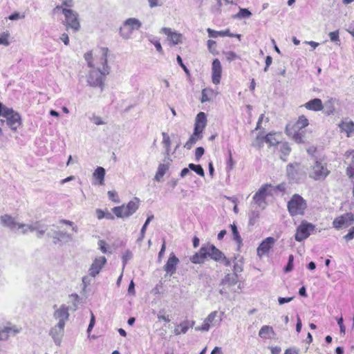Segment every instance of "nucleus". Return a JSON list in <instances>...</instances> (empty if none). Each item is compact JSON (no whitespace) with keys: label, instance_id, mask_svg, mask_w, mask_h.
<instances>
[{"label":"nucleus","instance_id":"4c0bfd02","mask_svg":"<svg viewBox=\"0 0 354 354\" xmlns=\"http://www.w3.org/2000/svg\"><path fill=\"white\" fill-rule=\"evenodd\" d=\"M189 328L188 323L187 322L180 323L174 330L176 335H180L181 333L185 334L187 333Z\"/></svg>","mask_w":354,"mask_h":354},{"label":"nucleus","instance_id":"c756f323","mask_svg":"<svg viewBox=\"0 0 354 354\" xmlns=\"http://www.w3.org/2000/svg\"><path fill=\"white\" fill-rule=\"evenodd\" d=\"M203 138L201 133L194 131L189 139L185 144L184 147L187 149H190L196 143V142Z\"/></svg>","mask_w":354,"mask_h":354},{"label":"nucleus","instance_id":"de8ad7c7","mask_svg":"<svg viewBox=\"0 0 354 354\" xmlns=\"http://www.w3.org/2000/svg\"><path fill=\"white\" fill-rule=\"evenodd\" d=\"M291 149L287 142H283L280 146V151L283 156H287L289 155Z\"/></svg>","mask_w":354,"mask_h":354},{"label":"nucleus","instance_id":"6ab92c4d","mask_svg":"<svg viewBox=\"0 0 354 354\" xmlns=\"http://www.w3.org/2000/svg\"><path fill=\"white\" fill-rule=\"evenodd\" d=\"M212 82L214 84H219L222 73V66L220 61L218 59H215L213 60L212 66Z\"/></svg>","mask_w":354,"mask_h":354},{"label":"nucleus","instance_id":"4be33fe9","mask_svg":"<svg viewBox=\"0 0 354 354\" xmlns=\"http://www.w3.org/2000/svg\"><path fill=\"white\" fill-rule=\"evenodd\" d=\"M179 262L178 259L174 254H171L169 258L167 260V263L164 266V270L167 274L171 276L176 272V266Z\"/></svg>","mask_w":354,"mask_h":354},{"label":"nucleus","instance_id":"680f3d73","mask_svg":"<svg viewBox=\"0 0 354 354\" xmlns=\"http://www.w3.org/2000/svg\"><path fill=\"white\" fill-rule=\"evenodd\" d=\"M207 31L208 32V35L209 37H217L218 36H220L219 35V31H216V30H212L211 28H207Z\"/></svg>","mask_w":354,"mask_h":354},{"label":"nucleus","instance_id":"2f4dec72","mask_svg":"<svg viewBox=\"0 0 354 354\" xmlns=\"http://www.w3.org/2000/svg\"><path fill=\"white\" fill-rule=\"evenodd\" d=\"M93 176L95 179L98 180V184L100 185H104L105 169L102 167H97L94 171Z\"/></svg>","mask_w":354,"mask_h":354},{"label":"nucleus","instance_id":"c03bdc74","mask_svg":"<svg viewBox=\"0 0 354 354\" xmlns=\"http://www.w3.org/2000/svg\"><path fill=\"white\" fill-rule=\"evenodd\" d=\"M252 15L250 11L246 8H240L239 12L236 15V17L239 19L248 18Z\"/></svg>","mask_w":354,"mask_h":354},{"label":"nucleus","instance_id":"7ed1b4c3","mask_svg":"<svg viewBox=\"0 0 354 354\" xmlns=\"http://www.w3.org/2000/svg\"><path fill=\"white\" fill-rule=\"evenodd\" d=\"M288 210L292 216L304 215L307 207L306 201L299 194H294L288 202Z\"/></svg>","mask_w":354,"mask_h":354},{"label":"nucleus","instance_id":"f03ea898","mask_svg":"<svg viewBox=\"0 0 354 354\" xmlns=\"http://www.w3.org/2000/svg\"><path fill=\"white\" fill-rule=\"evenodd\" d=\"M109 73V70L106 67L104 68H101L100 66H97V67L93 68V69L89 72L87 77V82L93 87H100L101 91H102L104 85V81L105 77Z\"/></svg>","mask_w":354,"mask_h":354},{"label":"nucleus","instance_id":"b1692460","mask_svg":"<svg viewBox=\"0 0 354 354\" xmlns=\"http://www.w3.org/2000/svg\"><path fill=\"white\" fill-rule=\"evenodd\" d=\"M208 250V257L217 262H221L222 259H224V254L216 248L214 245H207Z\"/></svg>","mask_w":354,"mask_h":354},{"label":"nucleus","instance_id":"69168bd1","mask_svg":"<svg viewBox=\"0 0 354 354\" xmlns=\"http://www.w3.org/2000/svg\"><path fill=\"white\" fill-rule=\"evenodd\" d=\"M106 245V242L103 240H100L98 241V245L100 247V249L103 253H106L107 252Z\"/></svg>","mask_w":354,"mask_h":354},{"label":"nucleus","instance_id":"dca6fc26","mask_svg":"<svg viewBox=\"0 0 354 354\" xmlns=\"http://www.w3.org/2000/svg\"><path fill=\"white\" fill-rule=\"evenodd\" d=\"M238 282V276L234 273H229L226 274L224 279L221 281V284L223 287L220 290V293L227 294V291L226 288H230L236 284Z\"/></svg>","mask_w":354,"mask_h":354},{"label":"nucleus","instance_id":"aec40b11","mask_svg":"<svg viewBox=\"0 0 354 354\" xmlns=\"http://www.w3.org/2000/svg\"><path fill=\"white\" fill-rule=\"evenodd\" d=\"M208 257L207 245L201 248L199 251L190 257V261L193 263H203Z\"/></svg>","mask_w":354,"mask_h":354},{"label":"nucleus","instance_id":"393cba45","mask_svg":"<svg viewBox=\"0 0 354 354\" xmlns=\"http://www.w3.org/2000/svg\"><path fill=\"white\" fill-rule=\"evenodd\" d=\"M304 106L307 109L314 111H318L324 109L322 102L319 98H315L313 100H311L306 102Z\"/></svg>","mask_w":354,"mask_h":354},{"label":"nucleus","instance_id":"4468645a","mask_svg":"<svg viewBox=\"0 0 354 354\" xmlns=\"http://www.w3.org/2000/svg\"><path fill=\"white\" fill-rule=\"evenodd\" d=\"M276 240L273 237H267L259 245L257 250V255L259 257L267 254L270 250L272 248L275 244Z\"/></svg>","mask_w":354,"mask_h":354},{"label":"nucleus","instance_id":"7c9ffc66","mask_svg":"<svg viewBox=\"0 0 354 354\" xmlns=\"http://www.w3.org/2000/svg\"><path fill=\"white\" fill-rule=\"evenodd\" d=\"M123 26L129 27V29L133 31V30H138L141 27L142 23L138 19L129 18L124 21Z\"/></svg>","mask_w":354,"mask_h":354},{"label":"nucleus","instance_id":"49530a36","mask_svg":"<svg viewBox=\"0 0 354 354\" xmlns=\"http://www.w3.org/2000/svg\"><path fill=\"white\" fill-rule=\"evenodd\" d=\"M287 174L288 177L291 179H295L296 176V170L295 169V166L292 164H289L286 168Z\"/></svg>","mask_w":354,"mask_h":354},{"label":"nucleus","instance_id":"412c9836","mask_svg":"<svg viewBox=\"0 0 354 354\" xmlns=\"http://www.w3.org/2000/svg\"><path fill=\"white\" fill-rule=\"evenodd\" d=\"M161 32L167 35V39L170 41L173 45L182 43V34L172 31L171 29L169 28H162Z\"/></svg>","mask_w":354,"mask_h":354},{"label":"nucleus","instance_id":"473e14b6","mask_svg":"<svg viewBox=\"0 0 354 354\" xmlns=\"http://www.w3.org/2000/svg\"><path fill=\"white\" fill-rule=\"evenodd\" d=\"M308 125V120L304 115L299 116L297 122L290 126V128L295 130H301V129L307 127Z\"/></svg>","mask_w":354,"mask_h":354},{"label":"nucleus","instance_id":"9d476101","mask_svg":"<svg viewBox=\"0 0 354 354\" xmlns=\"http://www.w3.org/2000/svg\"><path fill=\"white\" fill-rule=\"evenodd\" d=\"M354 222V214L346 213L341 216L336 218L333 225L335 228L339 229L342 227H348Z\"/></svg>","mask_w":354,"mask_h":354},{"label":"nucleus","instance_id":"5701e85b","mask_svg":"<svg viewBox=\"0 0 354 354\" xmlns=\"http://www.w3.org/2000/svg\"><path fill=\"white\" fill-rule=\"evenodd\" d=\"M206 122H207V119H206L205 113L203 112H200L196 115V118L194 131L202 134L203 131L206 126Z\"/></svg>","mask_w":354,"mask_h":354},{"label":"nucleus","instance_id":"f704fd0d","mask_svg":"<svg viewBox=\"0 0 354 354\" xmlns=\"http://www.w3.org/2000/svg\"><path fill=\"white\" fill-rule=\"evenodd\" d=\"M259 140H260L261 142L265 141L266 142L269 143L270 145H275L278 143V141L274 138V135L271 133L266 135L265 137L260 138L258 136L257 138L256 142H259Z\"/></svg>","mask_w":354,"mask_h":354},{"label":"nucleus","instance_id":"20e7f679","mask_svg":"<svg viewBox=\"0 0 354 354\" xmlns=\"http://www.w3.org/2000/svg\"><path fill=\"white\" fill-rule=\"evenodd\" d=\"M139 207V199L135 198L133 201H129L127 205L115 207L112 211L118 218H127L132 215L136 212Z\"/></svg>","mask_w":354,"mask_h":354},{"label":"nucleus","instance_id":"e2e57ef3","mask_svg":"<svg viewBox=\"0 0 354 354\" xmlns=\"http://www.w3.org/2000/svg\"><path fill=\"white\" fill-rule=\"evenodd\" d=\"M293 297H279L278 302L280 305H283L286 303L290 302L293 299Z\"/></svg>","mask_w":354,"mask_h":354},{"label":"nucleus","instance_id":"6e6d98bb","mask_svg":"<svg viewBox=\"0 0 354 354\" xmlns=\"http://www.w3.org/2000/svg\"><path fill=\"white\" fill-rule=\"evenodd\" d=\"M91 120L96 125H101L105 124V122L102 120V118L97 115H93L91 118Z\"/></svg>","mask_w":354,"mask_h":354},{"label":"nucleus","instance_id":"5fc2aeb1","mask_svg":"<svg viewBox=\"0 0 354 354\" xmlns=\"http://www.w3.org/2000/svg\"><path fill=\"white\" fill-rule=\"evenodd\" d=\"M205 150L202 147H197L195 151V159L198 161L202 156L204 154Z\"/></svg>","mask_w":354,"mask_h":354},{"label":"nucleus","instance_id":"f8f14e48","mask_svg":"<svg viewBox=\"0 0 354 354\" xmlns=\"http://www.w3.org/2000/svg\"><path fill=\"white\" fill-rule=\"evenodd\" d=\"M0 221L3 226L8 227L12 231H15L17 228L24 227L23 223L17 222L14 217L7 214L0 216Z\"/></svg>","mask_w":354,"mask_h":354},{"label":"nucleus","instance_id":"2eb2a0df","mask_svg":"<svg viewBox=\"0 0 354 354\" xmlns=\"http://www.w3.org/2000/svg\"><path fill=\"white\" fill-rule=\"evenodd\" d=\"M68 310V306L62 304L59 308L55 310L53 317L58 321L57 324H66L69 317Z\"/></svg>","mask_w":354,"mask_h":354},{"label":"nucleus","instance_id":"37998d69","mask_svg":"<svg viewBox=\"0 0 354 354\" xmlns=\"http://www.w3.org/2000/svg\"><path fill=\"white\" fill-rule=\"evenodd\" d=\"M126 27L123 26L120 28V35L123 39H128L131 37L133 31L129 28L127 29Z\"/></svg>","mask_w":354,"mask_h":354},{"label":"nucleus","instance_id":"0e129e2a","mask_svg":"<svg viewBox=\"0 0 354 354\" xmlns=\"http://www.w3.org/2000/svg\"><path fill=\"white\" fill-rule=\"evenodd\" d=\"M337 324L340 328V333L345 334L346 328L343 324V318L342 317H340L337 319Z\"/></svg>","mask_w":354,"mask_h":354},{"label":"nucleus","instance_id":"0eeeda50","mask_svg":"<svg viewBox=\"0 0 354 354\" xmlns=\"http://www.w3.org/2000/svg\"><path fill=\"white\" fill-rule=\"evenodd\" d=\"M330 171L326 167V164L322 161L316 160L312 166L309 176L314 180H321L329 174Z\"/></svg>","mask_w":354,"mask_h":354},{"label":"nucleus","instance_id":"f257e3e1","mask_svg":"<svg viewBox=\"0 0 354 354\" xmlns=\"http://www.w3.org/2000/svg\"><path fill=\"white\" fill-rule=\"evenodd\" d=\"M0 116L6 119L7 125L12 131H16L21 124L20 115L12 109L4 106L1 102H0Z\"/></svg>","mask_w":354,"mask_h":354},{"label":"nucleus","instance_id":"a19ab883","mask_svg":"<svg viewBox=\"0 0 354 354\" xmlns=\"http://www.w3.org/2000/svg\"><path fill=\"white\" fill-rule=\"evenodd\" d=\"M162 142L164 144V146H165V151H166V153L167 155H169V151H170V145H171V140H170V138L169 136L167 135V133L163 132L162 133Z\"/></svg>","mask_w":354,"mask_h":354},{"label":"nucleus","instance_id":"79ce46f5","mask_svg":"<svg viewBox=\"0 0 354 354\" xmlns=\"http://www.w3.org/2000/svg\"><path fill=\"white\" fill-rule=\"evenodd\" d=\"M10 37V33L8 31H6L2 32L0 35V45H3L5 46H8L10 45V41L8 40Z\"/></svg>","mask_w":354,"mask_h":354},{"label":"nucleus","instance_id":"e433bc0d","mask_svg":"<svg viewBox=\"0 0 354 354\" xmlns=\"http://www.w3.org/2000/svg\"><path fill=\"white\" fill-rule=\"evenodd\" d=\"M153 218V215H151V216H148V218L146 220L145 224L143 225V226L141 228L140 236L137 239L138 242H141L143 240V239L145 237V234L146 230H147V225H149V223L151 222V221Z\"/></svg>","mask_w":354,"mask_h":354},{"label":"nucleus","instance_id":"338daca9","mask_svg":"<svg viewBox=\"0 0 354 354\" xmlns=\"http://www.w3.org/2000/svg\"><path fill=\"white\" fill-rule=\"evenodd\" d=\"M5 330H6V332L9 334L10 333H18L20 332V330L19 328H17L16 326H12V327H5L4 328Z\"/></svg>","mask_w":354,"mask_h":354},{"label":"nucleus","instance_id":"a18cd8bd","mask_svg":"<svg viewBox=\"0 0 354 354\" xmlns=\"http://www.w3.org/2000/svg\"><path fill=\"white\" fill-rule=\"evenodd\" d=\"M339 30H335L333 32H330L328 33V36L330 37V39L331 41L335 42L336 44L339 45L340 40H339Z\"/></svg>","mask_w":354,"mask_h":354},{"label":"nucleus","instance_id":"c9c22d12","mask_svg":"<svg viewBox=\"0 0 354 354\" xmlns=\"http://www.w3.org/2000/svg\"><path fill=\"white\" fill-rule=\"evenodd\" d=\"M214 94V91L212 88H206L202 91L201 102H209L211 97Z\"/></svg>","mask_w":354,"mask_h":354},{"label":"nucleus","instance_id":"3c124183","mask_svg":"<svg viewBox=\"0 0 354 354\" xmlns=\"http://www.w3.org/2000/svg\"><path fill=\"white\" fill-rule=\"evenodd\" d=\"M217 313L218 312L217 311H213L205 319V322L207 323V324H209V325L211 324H213V322H214L215 320V318L217 316Z\"/></svg>","mask_w":354,"mask_h":354},{"label":"nucleus","instance_id":"1a4fd4ad","mask_svg":"<svg viewBox=\"0 0 354 354\" xmlns=\"http://www.w3.org/2000/svg\"><path fill=\"white\" fill-rule=\"evenodd\" d=\"M270 187V185L266 184L261 186L259 190L255 193L253 197V201L259 207L264 209L266 207V198L268 195V188Z\"/></svg>","mask_w":354,"mask_h":354},{"label":"nucleus","instance_id":"9b49d317","mask_svg":"<svg viewBox=\"0 0 354 354\" xmlns=\"http://www.w3.org/2000/svg\"><path fill=\"white\" fill-rule=\"evenodd\" d=\"M24 227H27L30 232H36L37 238L41 239L48 229V226L41 221H37L30 224L23 223Z\"/></svg>","mask_w":354,"mask_h":354},{"label":"nucleus","instance_id":"bb28decb","mask_svg":"<svg viewBox=\"0 0 354 354\" xmlns=\"http://www.w3.org/2000/svg\"><path fill=\"white\" fill-rule=\"evenodd\" d=\"M286 131L289 136H292L296 142L301 143L304 142V136L301 133L298 132V130L291 129L290 124L286 126Z\"/></svg>","mask_w":354,"mask_h":354},{"label":"nucleus","instance_id":"a211bd4d","mask_svg":"<svg viewBox=\"0 0 354 354\" xmlns=\"http://www.w3.org/2000/svg\"><path fill=\"white\" fill-rule=\"evenodd\" d=\"M106 262V259L104 257H100L99 258H96L88 270L89 275L93 277L97 276L100 273Z\"/></svg>","mask_w":354,"mask_h":354},{"label":"nucleus","instance_id":"13d9d810","mask_svg":"<svg viewBox=\"0 0 354 354\" xmlns=\"http://www.w3.org/2000/svg\"><path fill=\"white\" fill-rule=\"evenodd\" d=\"M354 238V227H352L349 230V232L344 236V239L346 241H351Z\"/></svg>","mask_w":354,"mask_h":354},{"label":"nucleus","instance_id":"72a5a7b5","mask_svg":"<svg viewBox=\"0 0 354 354\" xmlns=\"http://www.w3.org/2000/svg\"><path fill=\"white\" fill-rule=\"evenodd\" d=\"M249 225H254L259 218V212L254 209L252 205H251V209L248 212Z\"/></svg>","mask_w":354,"mask_h":354},{"label":"nucleus","instance_id":"6e6552de","mask_svg":"<svg viewBox=\"0 0 354 354\" xmlns=\"http://www.w3.org/2000/svg\"><path fill=\"white\" fill-rule=\"evenodd\" d=\"M314 230V225L303 221L297 228V232L295 235V240L299 242L304 241L310 235V232Z\"/></svg>","mask_w":354,"mask_h":354},{"label":"nucleus","instance_id":"4d7b16f0","mask_svg":"<svg viewBox=\"0 0 354 354\" xmlns=\"http://www.w3.org/2000/svg\"><path fill=\"white\" fill-rule=\"evenodd\" d=\"M209 324H207L203 322V324L201 326H196L195 328V330L197 331L201 330V331H208L209 330Z\"/></svg>","mask_w":354,"mask_h":354},{"label":"nucleus","instance_id":"8fccbe9b","mask_svg":"<svg viewBox=\"0 0 354 354\" xmlns=\"http://www.w3.org/2000/svg\"><path fill=\"white\" fill-rule=\"evenodd\" d=\"M207 48L209 52L212 54H216V44L214 40H208L207 41Z\"/></svg>","mask_w":354,"mask_h":354},{"label":"nucleus","instance_id":"423d86ee","mask_svg":"<svg viewBox=\"0 0 354 354\" xmlns=\"http://www.w3.org/2000/svg\"><path fill=\"white\" fill-rule=\"evenodd\" d=\"M109 49L105 47H102L99 50V62L96 64L93 63V56L92 52L89 51L84 54V59L86 61L88 67L90 68H96L97 66H100L101 68H104L105 67L109 71V67L107 64V55H108Z\"/></svg>","mask_w":354,"mask_h":354},{"label":"nucleus","instance_id":"864d4df0","mask_svg":"<svg viewBox=\"0 0 354 354\" xmlns=\"http://www.w3.org/2000/svg\"><path fill=\"white\" fill-rule=\"evenodd\" d=\"M227 61L232 62L238 58L237 55L233 51H227L224 53Z\"/></svg>","mask_w":354,"mask_h":354},{"label":"nucleus","instance_id":"39448f33","mask_svg":"<svg viewBox=\"0 0 354 354\" xmlns=\"http://www.w3.org/2000/svg\"><path fill=\"white\" fill-rule=\"evenodd\" d=\"M62 13L65 17V21L64 24L66 28H71L73 32H76L80 29V23L79 21L78 13L71 9L63 8Z\"/></svg>","mask_w":354,"mask_h":354},{"label":"nucleus","instance_id":"09e8293b","mask_svg":"<svg viewBox=\"0 0 354 354\" xmlns=\"http://www.w3.org/2000/svg\"><path fill=\"white\" fill-rule=\"evenodd\" d=\"M324 108L325 114L328 115L333 114L335 111V108L330 101L325 104Z\"/></svg>","mask_w":354,"mask_h":354},{"label":"nucleus","instance_id":"ddd939ff","mask_svg":"<svg viewBox=\"0 0 354 354\" xmlns=\"http://www.w3.org/2000/svg\"><path fill=\"white\" fill-rule=\"evenodd\" d=\"M65 325L62 324H57L55 325L49 332L53 342L57 346H60L62 337L64 334Z\"/></svg>","mask_w":354,"mask_h":354},{"label":"nucleus","instance_id":"603ef678","mask_svg":"<svg viewBox=\"0 0 354 354\" xmlns=\"http://www.w3.org/2000/svg\"><path fill=\"white\" fill-rule=\"evenodd\" d=\"M133 257L132 252L129 250H127L122 255L123 267L126 266L127 261L130 260Z\"/></svg>","mask_w":354,"mask_h":354},{"label":"nucleus","instance_id":"052dcab7","mask_svg":"<svg viewBox=\"0 0 354 354\" xmlns=\"http://www.w3.org/2000/svg\"><path fill=\"white\" fill-rule=\"evenodd\" d=\"M9 338V335L5 328L0 330V340L6 341Z\"/></svg>","mask_w":354,"mask_h":354},{"label":"nucleus","instance_id":"ea45409f","mask_svg":"<svg viewBox=\"0 0 354 354\" xmlns=\"http://www.w3.org/2000/svg\"><path fill=\"white\" fill-rule=\"evenodd\" d=\"M189 168L196 172L198 175L203 177L205 176V172L203 167L200 165H195L193 163H190L188 165Z\"/></svg>","mask_w":354,"mask_h":354},{"label":"nucleus","instance_id":"bf43d9fd","mask_svg":"<svg viewBox=\"0 0 354 354\" xmlns=\"http://www.w3.org/2000/svg\"><path fill=\"white\" fill-rule=\"evenodd\" d=\"M24 15H20L19 12H15L10 15L8 18L10 20H17L19 19H24Z\"/></svg>","mask_w":354,"mask_h":354},{"label":"nucleus","instance_id":"58836bf2","mask_svg":"<svg viewBox=\"0 0 354 354\" xmlns=\"http://www.w3.org/2000/svg\"><path fill=\"white\" fill-rule=\"evenodd\" d=\"M232 232L234 236V240L239 244V245L242 244V239L239 235L237 227L235 224L231 225Z\"/></svg>","mask_w":354,"mask_h":354},{"label":"nucleus","instance_id":"c85d7f7f","mask_svg":"<svg viewBox=\"0 0 354 354\" xmlns=\"http://www.w3.org/2000/svg\"><path fill=\"white\" fill-rule=\"evenodd\" d=\"M339 128L342 131H345L348 137L353 136L354 133V122L353 121L342 122L339 124Z\"/></svg>","mask_w":354,"mask_h":354},{"label":"nucleus","instance_id":"cd10ccee","mask_svg":"<svg viewBox=\"0 0 354 354\" xmlns=\"http://www.w3.org/2000/svg\"><path fill=\"white\" fill-rule=\"evenodd\" d=\"M274 335L272 327L267 325L262 326L259 331V336L263 339H271Z\"/></svg>","mask_w":354,"mask_h":354},{"label":"nucleus","instance_id":"774afa93","mask_svg":"<svg viewBox=\"0 0 354 354\" xmlns=\"http://www.w3.org/2000/svg\"><path fill=\"white\" fill-rule=\"evenodd\" d=\"M60 39L64 42L65 45L69 44V38L66 33H63L60 37Z\"/></svg>","mask_w":354,"mask_h":354},{"label":"nucleus","instance_id":"a878e982","mask_svg":"<svg viewBox=\"0 0 354 354\" xmlns=\"http://www.w3.org/2000/svg\"><path fill=\"white\" fill-rule=\"evenodd\" d=\"M169 161H171V160L168 158L167 162L161 163L158 165V170L155 176V180L156 181H160L165 174L166 171L169 169L170 165Z\"/></svg>","mask_w":354,"mask_h":354},{"label":"nucleus","instance_id":"f3484780","mask_svg":"<svg viewBox=\"0 0 354 354\" xmlns=\"http://www.w3.org/2000/svg\"><path fill=\"white\" fill-rule=\"evenodd\" d=\"M47 236L53 239V241L55 244L62 241L68 243L73 240L71 234L63 231H54L52 234L48 233Z\"/></svg>","mask_w":354,"mask_h":354}]
</instances>
